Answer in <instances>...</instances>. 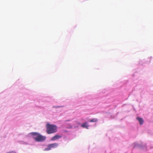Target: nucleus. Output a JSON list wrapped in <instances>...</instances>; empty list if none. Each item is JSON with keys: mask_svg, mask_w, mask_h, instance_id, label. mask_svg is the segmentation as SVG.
Here are the masks:
<instances>
[{"mask_svg": "<svg viewBox=\"0 0 153 153\" xmlns=\"http://www.w3.org/2000/svg\"><path fill=\"white\" fill-rule=\"evenodd\" d=\"M46 131L48 134L54 133L57 131V126L49 123L46 125Z\"/></svg>", "mask_w": 153, "mask_h": 153, "instance_id": "f257e3e1", "label": "nucleus"}, {"mask_svg": "<svg viewBox=\"0 0 153 153\" xmlns=\"http://www.w3.org/2000/svg\"><path fill=\"white\" fill-rule=\"evenodd\" d=\"M31 134L33 136V139L37 142H42L46 139V137L43 136L38 133L33 132Z\"/></svg>", "mask_w": 153, "mask_h": 153, "instance_id": "f03ea898", "label": "nucleus"}, {"mask_svg": "<svg viewBox=\"0 0 153 153\" xmlns=\"http://www.w3.org/2000/svg\"><path fill=\"white\" fill-rule=\"evenodd\" d=\"M59 145V144L57 143H53L49 144L48 146V147L45 148V150L48 151L51 149L52 148H56Z\"/></svg>", "mask_w": 153, "mask_h": 153, "instance_id": "7ed1b4c3", "label": "nucleus"}, {"mask_svg": "<svg viewBox=\"0 0 153 153\" xmlns=\"http://www.w3.org/2000/svg\"><path fill=\"white\" fill-rule=\"evenodd\" d=\"M62 136L60 135H56L54 136L51 139V140L55 141L61 138Z\"/></svg>", "mask_w": 153, "mask_h": 153, "instance_id": "20e7f679", "label": "nucleus"}, {"mask_svg": "<svg viewBox=\"0 0 153 153\" xmlns=\"http://www.w3.org/2000/svg\"><path fill=\"white\" fill-rule=\"evenodd\" d=\"M81 127L83 128H85L87 129L88 128V126L87 125L86 123H84L82 124Z\"/></svg>", "mask_w": 153, "mask_h": 153, "instance_id": "39448f33", "label": "nucleus"}, {"mask_svg": "<svg viewBox=\"0 0 153 153\" xmlns=\"http://www.w3.org/2000/svg\"><path fill=\"white\" fill-rule=\"evenodd\" d=\"M137 119L139 121L140 124H143V121L142 118L138 117L137 118Z\"/></svg>", "mask_w": 153, "mask_h": 153, "instance_id": "423d86ee", "label": "nucleus"}, {"mask_svg": "<svg viewBox=\"0 0 153 153\" xmlns=\"http://www.w3.org/2000/svg\"><path fill=\"white\" fill-rule=\"evenodd\" d=\"M98 120L96 118H94L91 120L90 122H95L97 121Z\"/></svg>", "mask_w": 153, "mask_h": 153, "instance_id": "0eeeda50", "label": "nucleus"}, {"mask_svg": "<svg viewBox=\"0 0 153 153\" xmlns=\"http://www.w3.org/2000/svg\"><path fill=\"white\" fill-rule=\"evenodd\" d=\"M13 153H15V152H14Z\"/></svg>", "mask_w": 153, "mask_h": 153, "instance_id": "6e6552de", "label": "nucleus"}]
</instances>
